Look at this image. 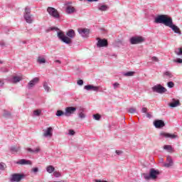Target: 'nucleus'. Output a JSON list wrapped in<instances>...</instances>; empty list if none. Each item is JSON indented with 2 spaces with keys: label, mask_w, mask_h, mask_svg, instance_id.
<instances>
[{
  "label": "nucleus",
  "mask_w": 182,
  "mask_h": 182,
  "mask_svg": "<svg viewBox=\"0 0 182 182\" xmlns=\"http://www.w3.org/2000/svg\"><path fill=\"white\" fill-rule=\"evenodd\" d=\"M155 23H164L165 26H168L171 28L175 33H178V35H181V31H180V28L177 26L173 24V18L168 17L167 15H159L155 18L154 20Z\"/></svg>",
  "instance_id": "nucleus-1"
},
{
  "label": "nucleus",
  "mask_w": 182,
  "mask_h": 182,
  "mask_svg": "<svg viewBox=\"0 0 182 182\" xmlns=\"http://www.w3.org/2000/svg\"><path fill=\"white\" fill-rule=\"evenodd\" d=\"M66 35L67 36H65V33L62 31L58 33V37L62 42H64V43H66L67 45H70V43H72V39H70V38H73L75 36V31L70 29L67 32Z\"/></svg>",
  "instance_id": "nucleus-2"
},
{
  "label": "nucleus",
  "mask_w": 182,
  "mask_h": 182,
  "mask_svg": "<svg viewBox=\"0 0 182 182\" xmlns=\"http://www.w3.org/2000/svg\"><path fill=\"white\" fill-rule=\"evenodd\" d=\"M142 176L146 181L157 180V177L160 176V171L154 168H151L149 170V173H143Z\"/></svg>",
  "instance_id": "nucleus-3"
},
{
  "label": "nucleus",
  "mask_w": 182,
  "mask_h": 182,
  "mask_svg": "<svg viewBox=\"0 0 182 182\" xmlns=\"http://www.w3.org/2000/svg\"><path fill=\"white\" fill-rule=\"evenodd\" d=\"M24 19L27 23H32L33 22V16L31 14V8L26 7L24 12Z\"/></svg>",
  "instance_id": "nucleus-4"
},
{
  "label": "nucleus",
  "mask_w": 182,
  "mask_h": 182,
  "mask_svg": "<svg viewBox=\"0 0 182 182\" xmlns=\"http://www.w3.org/2000/svg\"><path fill=\"white\" fill-rule=\"evenodd\" d=\"M65 8V12L68 15H71L72 14H75L77 12L76 8L72 6V1H65L64 4Z\"/></svg>",
  "instance_id": "nucleus-5"
},
{
  "label": "nucleus",
  "mask_w": 182,
  "mask_h": 182,
  "mask_svg": "<svg viewBox=\"0 0 182 182\" xmlns=\"http://www.w3.org/2000/svg\"><path fill=\"white\" fill-rule=\"evenodd\" d=\"M152 92H155L156 93H159L160 95H163V93H166L167 92V89L163 87L161 85L158 84L151 87Z\"/></svg>",
  "instance_id": "nucleus-6"
},
{
  "label": "nucleus",
  "mask_w": 182,
  "mask_h": 182,
  "mask_svg": "<svg viewBox=\"0 0 182 182\" xmlns=\"http://www.w3.org/2000/svg\"><path fill=\"white\" fill-rule=\"evenodd\" d=\"M23 178H25V175L22 173H14L11 175V177L10 178V181L11 182H19Z\"/></svg>",
  "instance_id": "nucleus-7"
},
{
  "label": "nucleus",
  "mask_w": 182,
  "mask_h": 182,
  "mask_svg": "<svg viewBox=\"0 0 182 182\" xmlns=\"http://www.w3.org/2000/svg\"><path fill=\"white\" fill-rule=\"evenodd\" d=\"M160 137L163 139V137H165V139H178V135L176 134H170V133H166L164 132H162L159 134Z\"/></svg>",
  "instance_id": "nucleus-8"
},
{
  "label": "nucleus",
  "mask_w": 182,
  "mask_h": 182,
  "mask_svg": "<svg viewBox=\"0 0 182 182\" xmlns=\"http://www.w3.org/2000/svg\"><path fill=\"white\" fill-rule=\"evenodd\" d=\"M144 42V38L141 36H134L130 38V43L132 45H137Z\"/></svg>",
  "instance_id": "nucleus-9"
},
{
  "label": "nucleus",
  "mask_w": 182,
  "mask_h": 182,
  "mask_svg": "<svg viewBox=\"0 0 182 182\" xmlns=\"http://www.w3.org/2000/svg\"><path fill=\"white\" fill-rule=\"evenodd\" d=\"M97 48H105L106 46H108L109 43L107 42V40L100 38H97Z\"/></svg>",
  "instance_id": "nucleus-10"
},
{
  "label": "nucleus",
  "mask_w": 182,
  "mask_h": 182,
  "mask_svg": "<svg viewBox=\"0 0 182 182\" xmlns=\"http://www.w3.org/2000/svg\"><path fill=\"white\" fill-rule=\"evenodd\" d=\"M47 11L49 15H50L53 18H55V19H58L59 18V13L58 12V10H56L55 8L48 7Z\"/></svg>",
  "instance_id": "nucleus-11"
},
{
  "label": "nucleus",
  "mask_w": 182,
  "mask_h": 182,
  "mask_svg": "<svg viewBox=\"0 0 182 182\" xmlns=\"http://www.w3.org/2000/svg\"><path fill=\"white\" fill-rule=\"evenodd\" d=\"M76 112V107H68L65 108V116L67 117H69L70 116H72L73 113Z\"/></svg>",
  "instance_id": "nucleus-12"
},
{
  "label": "nucleus",
  "mask_w": 182,
  "mask_h": 182,
  "mask_svg": "<svg viewBox=\"0 0 182 182\" xmlns=\"http://www.w3.org/2000/svg\"><path fill=\"white\" fill-rule=\"evenodd\" d=\"M77 32L82 36V38H87L89 36L90 30L87 28H78Z\"/></svg>",
  "instance_id": "nucleus-13"
},
{
  "label": "nucleus",
  "mask_w": 182,
  "mask_h": 182,
  "mask_svg": "<svg viewBox=\"0 0 182 182\" xmlns=\"http://www.w3.org/2000/svg\"><path fill=\"white\" fill-rule=\"evenodd\" d=\"M174 165V162L173 161V159L171 156H168L166 157V162L164 164V166L166 167V168H170V167H173Z\"/></svg>",
  "instance_id": "nucleus-14"
},
{
  "label": "nucleus",
  "mask_w": 182,
  "mask_h": 182,
  "mask_svg": "<svg viewBox=\"0 0 182 182\" xmlns=\"http://www.w3.org/2000/svg\"><path fill=\"white\" fill-rule=\"evenodd\" d=\"M154 126H155L156 129H161L164 127L166 124H164V122L163 120L157 119L154 122Z\"/></svg>",
  "instance_id": "nucleus-15"
},
{
  "label": "nucleus",
  "mask_w": 182,
  "mask_h": 182,
  "mask_svg": "<svg viewBox=\"0 0 182 182\" xmlns=\"http://www.w3.org/2000/svg\"><path fill=\"white\" fill-rule=\"evenodd\" d=\"M44 133H43V136L44 137H52V132H53V128H52V127H50L48 128H47V129L43 130Z\"/></svg>",
  "instance_id": "nucleus-16"
},
{
  "label": "nucleus",
  "mask_w": 182,
  "mask_h": 182,
  "mask_svg": "<svg viewBox=\"0 0 182 182\" xmlns=\"http://www.w3.org/2000/svg\"><path fill=\"white\" fill-rule=\"evenodd\" d=\"M39 82V78L38 77H35L32 80H31L27 85L28 89H31Z\"/></svg>",
  "instance_id": "nucleus-17"
},
{
  "label": "nucleus",
  "mask_w": 182,
  "mask_h": 182,
  "mask_svg": "<svg viewBox=\"0 0 182 182\" xmlns=\"http://www.w3.org/2000/svg\"><path fill=\"white\" fill-rule=\"evenodd\" d=\"M97 9L98 11H108L109 9V6L105 4H99L97 6Z\"/></svg>",
  "instance_id": "nucleus-18"
},
{
  "label": "nucleus",
  "mask_w": 182,
  "mask_h": 182,
  "mask_svg": "<svg viewBox=\"0 0 182 182\" xmlns=\"http://www.w3.org/2000/svg\"><path fill=\"white\" fill-rule=\"evenodd\" d=\"M84 89H85V90H93L94 92H98L99 91V87H96L94 85H85L84 87Z\"/></svg>",
  "instance_id": "nucleus-19"
},
{
  "label": "nucleus",
  "mask_w": 182,
  "mask_h": 182,
  "mask_svg": "<svg viewBox=\"0 0 182 182\" xmlns=\"http://www.w3.org/2000/svg\"><path fill=\"white\" fill-rule=\"evenodd\" d=\"M180 100L172 99V101L171 103H169L170 107H177L178 106H180Z\"/></svg>",
  "instance_id": "nucleus-20"
},
{
  "label": "nucleus",
  "mask_w": 182,
  "mask_h": 182,
  "mask_svg": "<svg viewBox=\"0 0 182 182\" xmlns=\"http://www.w3.org/2000/svg\"><path fill=\"white\" fill-rule=\"evenodd\" d=\"M173 76V73H171L170 71H165L163 73V77H164V79H171Z\"/></svg>",
  "instance_id": "nucleus-21"
},
{
  "label": "nucleus",
  "mask_w": 182,
  "mask_h": 182,
  "mask_svg": "<svg viewBox=\"0 0 182 182\" xmlns=\"http://www.w3.org/2000/svg\"><path fill=\"white\" fill-rule=\"evenodd\" d=\"M17 164H21V165H25V164H32V162L31 161H26V159H20L18 161L16 162Z\"/></svg>",
  "instance_id": "nucleus-22"
},
{
  "label": "nucleus",
  "mask_w": 182,
  "mask_h": 182,
  "mask_svg": "<svg viewBox=\"0 0 182 182\" xmlns=\"http://www.w3.org/2000/svg\"><path fill=\"white\" fill-rule=\"evenodd\" d=\"M26 150H27V151H29L30 153H35L36 154L39 153V151H41V148L36 147L34 149H32L31 148H27Z\"/></svg>",
  "instance_id": "nucleus-23"
},
{
  "label": "nucleus",
  "mask_w": 182,
  "mask_h": 182,
  "mask_svg": "<svg viewBox=\"0 0 182 182\" xmlns=\"http://www.w3.org/2000/svg\"><path fill=\"white\" fill-rule=\"evenodd\" d=\"M21 80H22V77H18V76H14L11 80V83H18V82H21Z\"/></svg>",
  "instance_id": "nucleus-24"
},
{
  "label": "nucleus",
  "mask_w": 182,
  "mask_h": 182,
  "mask_svg": "<svg viewBox=\"0 0 182 182\" xmlns=\"http://www.w3.org/2000/svg\"><path fill=\"white\" fill-rule=\"evenodd\" d=\"M19 150H21V147H19V146H11L10 148L11 152L13 153V154L14 153H18V151H19Z\"/></svg>",
  "instance_id": "nucleus-25"
},
{
  "label": "nucleus",
  "mask_w": 182,
  "mask_h": 182,
  "mask_svg": "<svg viewBox=\"0 0 182 182\" xmlns=\"http://www.w3.org/2000/svg\"><path fill=\"white\" fill-rule=\"evenodd\" d=\"M46 171L50 174L52 173H54L55 171V167L52 165L48 166L46 167Z\"/></svg>",
  "instance_id": "nucleus-26"
},
{
  "label": "nucleus",
  "mask_w": 182,
  "mask_h": 182,
  "mask_svg": "<svg viewBox=\"0 0 182 182\" xmlns=\"http://www.w3.org/2000/svg\"><path fill=\"white\" fill-rule=\"evenodd\" d=\"M175 53L178 56H182V48H177L175 49Z\"/></svg>",
  "instance_id": "nucleus-27"
},
{
  "label": "nucleus",
  "mask_w": 182,
  "mask_h": 182,
  "mask_svg": "<svg viewBox=\"0 0 182 182\" xmlns=\"http://www.w3.org/2000/svg\"><path fill=\"white\" fill-rule=\"evenodd\" d=\"M43 87L46 92H50V87H49V85H48V82H43Z\"/></svg>",
  "instance_id": "nucleus-28"
},
{
  "label": "nucleus",
  "mask_w": 182,
  "mask_h": 182,
  "mask_svg": "<svg viewBox=\"0 0 182 182\" xmlns=\"http://www.w3.org/2000/svg\"><path fill=\"white\" fill-rule=\"evenodd\" d=\"M33 116H41L42 114V110L41 109H36L33 112Z\"/></svg>",
  "instance_id": "nucleus-29"
},
{
  "label": "nucleus",
  "mask_w": 182,
  "mask_h": 182,
  "mask_svg": "<svg viewBox=\"0 0 182 182\" xmlns=\"http://www.w3.org/2000/svg\"><path fill=\"white\" fill-rule=\"evenodd\" d=\"M78 116H79L80 119H85V117H86V115L85 114V113H83V109H80Z\"/></svg>",
  "instance_id": "nucleus-30"
},
{
  "label": "nucleus",
  "mask_w": 182,
  "mask_h": 182,
  "mask_svg": "<svg viewBox=\"0 0 182 182\" xmlns=\"http://www.w3.org/2000/svg\"><path fill=\"white\" fill-rule=\"evenodd\" d=\"M164 150H167V151H169V153H171L173 151V147L171 145H165L164 146Z\"/></svg>",
  "instance_id": "nucleus-31"
},
{
  "label": "nucleus",
  "mask_w": 182,
  "mask_h": 182,
  "mask_svg": "<svg viewBox=\"0 0 182 182\" xmlns=\"http://www.w3.org/2000/svg\"><path fill=\"white\" fill-rule=\"evenodd\" d=\"M3 116L4 117H11V112L4 109L3 112Z\"/></svg>",
  "instance_id": "nucleus-32"
},
{
  "label": "nucleus",
  "mask_w": 182,
  "mask_h": 182,
  "mask_svg": "<svg viewBox=\"0 0 182 182\" xmlns=\"http://www.w3.org/2000/svg\"><path fill=\"white\" fill-rule=\"evenodd\" d=\"M56 116H58V117H60V116H65V112H63V111L62 110H58L56 112Z\"/></svg>",
  "instance_id": "nucleus-33"
},
{
  "label": "nucleus",
  "mask_w": 182,
  "mask_h": 182,
  "mask_svg": "<svg viewBox=\"0 0 182 182\" xmlns=\"http://www.w3.org/2000/svg\"><path fill=\"white\" fill-rule=\"evenodd\" d=\"M53 174L54 177H56V178H59L62 176V174L59 171H54Z\"/></svg>",
  "instance_id": "nucleus-34"
},
{
  "label": "nucleus",
  "mask_w": 182,
  "mask_h": 182,
  "mask_svg": "<svg viewBox=\"0 0 182 182\" xmlns=\"http://www.w3.org/2000/svg\"><path fill=\"white\" fill-rule=\"evenodd\" d=\"M92 117L95 120H100V117H102V116H100L99 114H93Z\"/></svg>",
  "instance_id": "nucleus-35"
},
{
  "label": "nucleus",
  "mask_w": 182,
  "mask_h": 182,
  "mask_svg": "<svg viewBox=\"0 0 182 182\" xmlns=\"http://www.w3.org/2000/svg\"><path fill=\"white\" fill-rule=\"evenodd\" d=\"M38 62L39 63H46V60H45V58H43L39 57L38 58Z\"/></svg>",
  "instance_id": "nucleus-36"
},
{
  "label": "nucleus",
  "mask_w": 182,
  "mask_h": 182,
  "mask_svg": "<svg viewBox=\"0 0 182 182\" xmlns=\"http://www.w3.org/2000/svg\"><path fill=\"white\" fill-rule=\"evenodd\" d=\"M167 86L171 89L172 87H174V82H173V81L168 82Z\"/></svg>",
  "instance_id": "nucleus-37"
},
{
  "label": "nucleus",
  "mask_w": 182,
  "mask_h": 182,
  "mask_svg": "<svg viewBox=\"0 0 182 182\" xmlns=\"http://www.w3.org/2000/svg\"><path fill=\"white\" fill-rule=\"evenodd\" d=\"M128 112H129V113H136V108L132 107H130L128 109Z\"/></svg>",
  "instance_id": "nucleus-38"
},
{
  "label": "nucleus",
  "mask_w": 182,
  "mask_h": 182,
  "mask_svg": "<svg viewBox=\"0 0 182 182\" xmlns=\"http://www.w3.org/2000/svg\"><path fill=\"white\" fill-rule=\"evenodd\" d=\"M133 75H134V72L132 71L124 73V76H133Z\"/></svg>",
  "instance_id": "nucleus-39"
},
{
  "label": "nucleus",
  "mask_w": 182,
  "mask_h": 182,
  "mask_svg": "<svg viewBox=\"0 0 182 182\" xmlns=\"http://www.w3.org/2000/svg\"><path fill=\"white\" fill-rule=\"evenodd\" d=\"M151 62H159V58L153 56L151 58Z\"/></svg>",
  "instance_id": "nucleus-40"
},
{
  "label": "nucleus",
  "mask_w": 182,
  "mask_h": 182,
  "mask_svg": "<svg viewBox=\"0 0 182 182\" xmlns=\"http://www.w3.org/2000/svg\"><path fill=\"white\" fill-rule=\"evenodd\" d=\"M174 63H182V58H176L173 60Z\"/></svg>",
  "instance_id": "nucleus-41"
},
{
  "label": "nucleus",
  "mask_w": 182,
  "mask_h": 182,
  "mask_svg": "<svg viewBox=\"0 0 182 182\" xmlns=\"http://www.w3.org/2000/svg\"><path fill=\"white\" fill-rule=\"evenodd\" d=\"M68 132L70 136H75V131L73 129H70Z\"/></svg>",
  "instance_id": "nucleus-42"
},
{
  "label": "nucleus",
  "mask_w": 182,
  "mask_h": 182,
  "mask_svg": "<svg viewBox=\"0 0 182 182\" xmlns=\"http://www.w3.org/2000/svg\"><path fill=\"white\" fill-rule=\"evenodd\" d=\"M115 153L117 156H122V154H123V151L119 150L115 151Z\"/></svg>",
  "instance_id": "nucleus-43"
},
{
  "label": "nucleus",
  "mask_w": 182,
  "mask_h": 182,
  "mask_svg": "<svg viewBox=\"0 0 182 182\" xmlns=\"http://www.w3.org/2000/svg\"><path fill=\"white\" fill-rule=\"evenodd\" d=\"M31 171H33V173H38V171H39V168H33L31 169Z\"/></svg>",
  "instance_id": "nucleus-44"
},
{
  "label": "nucleus",
  "mask_w": 182,
  "mask_h": 182,
  "mask_svg": "<svg viewBox=\"0 0 182 182\" xmlns=\"http://www.w3.org/2000/svg\"><path fill=\"white\" fill-rule=\"evenodd\" d=\"M77 85H79L80 86H82V85H83V81L82 80H79L77 82Z\"/></svg>",
  "instance_id": "nucleus-45"
},
{
  "label": "nucleus",
  "mask_w": 182,
  "mask_h": 182,
  "mask_svg": "<svg viewBox=\"0 0 182 182\" xmlns=\"http://www.w3.org/2000/svg\"><path fill=\"white\" fill-rule=\"evenodd\" d=\"M113 86H114V89H117V87H119V83L115 82V83L113 84Z\"/></svg>",
  "instance_id": "nucleus-46"
},
{
  "label": "nucleus",
  "mask_w": 182,
  "mask_h": 182,
  "mask_svg": "<svg viewBox=\"0 0 182 182\" xmlns=\"http://www.w3.org/2000/svg\"><path fill=\"white\" fill-rule=\"evenodd\" d=\"M142 113H147V108L146 107H143L141 109Z\"/></svg>",
  "instance_id": "nucleus-47"
},
{
  "label": "nucleus",
  "mask_w": 182,
  "mask_h": 182,
  "mask_svg": "<svg viewBox=\"0 0 182 182\" xmlns=\"http://www.w3.org/2000/svg\"><path fill=\"white\" fill-rule=\"evenodd\" d=\"M4 80L0 79V87H2V85H4Z\"/></svg>",
  "instance_id": "nucleus-48"
},
{
  "label": "nucleus",
  "mask_w": 182,
  "mask_h": 182,
  "mask_svg": "<svg viewBox=\"0 0 182 182\" xmlns=\"http://www.w3.org/2000/svg\"><path fill=\"white\" fill-rule=\"evenodd\" d=\"M88 2H98L99 0H87Z\"/></svg>",
  "instance_id": "nucleus-49"
},
{
  "label": "nucleus",
  "mask_w": 182,
  "mask_h": 182,
  "mask_svg": "<svg viewBox=\"0 0 182 182\" xmlns=\"http://www.w3.org/2000/svg\"><path fill=\"white\" fill-rule=\"evenodd\" d=\"M1 46H5V43L4 41H0Z\"/></svg>",
  "instance_id": "nucleus-50"
},
{
  "label": "nucleus",
  "mask_w": 182,
  "mask_h": 182,
  "mask_svg": "<svg viewBox=\"0 0 182 182\" xmlns=\"http://www.w3.org/2000/svg\"><path fill=\"white\" fill-rule=\"evenodd\" d=\"M0 170H4V165L0 164Z\"/></svg>",
  "instance_id": "nucleus-51"
},
{
  "label": "nucleus",
  "mask_w": 182,
  "mask_h": 182,
  "mask_svg": "<svg viewBox=\"0 0 182 182\" xmlns=\"http://www.w3.org/2000/svg\"><path fill=\"white\" fill-rule=\"evenodd\" d=\"M55 63H60V60H55Z\"/></svg>",
  "instance_id": "nucleus-52"
},
{
  "label": "nucleus",
  "mask_w": 182,
  "mask_h": 182,
  "mask_svg": "<svg viewBox=\"0 0 182 182\" xmlns=\"http://www.w3.org/2000/svg\"><path fill=\"white\" fill-rule=\"evenodd\" d=\"M1 72H8V70H1Z\"/></svg>",
  "instance_id": "nucleus-53"
},
{
  "label": "nucleus",
  "mask_w": 182,
  "mask_h": 182,
  "mask_svg": "<svg viewBox=\"0 0 182 182\" xmlns=\"http://www.w3.org/2000/svg\"><path fill=\"white\" fill-rule=\"evenodd\" d=\"M147 117H150V114H146Z\"/></svg>",
  "instance_id": "nucleus-54"
},
{
  "label": "nucleus",
  "mask_w": 182,
  "mask_h": 182,
  "mask_svg": "<svg viewBox=\"0 0 182 182\" xmlns=\"http://www.w3.org/2000/svg\"><path fill=\"white\" fill-rule=\"evenodd\" d=\"M0 63H2V61H0Z\"/></svg>",
  "instance_id": "nucleus-55"
}]
</instances>
